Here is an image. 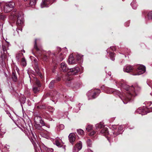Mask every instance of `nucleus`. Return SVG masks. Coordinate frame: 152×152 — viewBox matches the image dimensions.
Listing matches in <instances>:
<instances>
[{"instance_id": "obj_16", "label": "nucleus", "mask_w": 152, "mask_h": 152, "mask_svg": "<svg viewBox=\"0 0 152 152\" xmlns=\"http://www.w3.org/2000/svg\"><path fill=\"white\" fill-rule=\"evenodd\" d=\"M23 19L21 17L18 16L17 18L16 24L17 25L20 26L23 23Z\"/></svg>"}, {"instance_id": "obj_24", "label": "nucleus", "mask_w": 152, "mask_h": 152, "mask_svg": "<svg viewBox=\"0 0 152 152\" xmlns=\"http://www.w3.org/2000/svg\"><path fill=\"white\" fill-rule=\"evenodd\" d=\"M103 126V124L101 123L96 124L95 125L96 129H101Z\"/></svg>"}, {"instance_id": "obj_5", "label": "nucleus", "mask_w": 152, "mask_h": 152, "mask_svg": "<svg viewBox=\"0 0 152 152\" xmlns=\"http://www.w3.org/2000/svg\"><path fill=\"white\" fill-rule=\"evenodd\" d=\"M112 130L110 132V135L115 137L116 136L122 133L123 131V127L122 126H113L112 127Z\"/></svg>"}, {"instance_id": "obj_11", "label": "nucleus", "mask_w": 152, "mask_h": 152, "mask_svg": "<svg viewBox=\"0 0 152 152\" xmlns=\"http://www.w3.org/2000/svg\"><path fill=\"white\" fill-rule=\"evenodd\" d=\"M53 2L50 0H43L41 6L42 8L47 7L50 5Z\"/></svg>"}, {"instance_id": "obj_41", "label": "nucleus", "mask_w": 152, "mask_h": 152, "mask_svg": "<svg viewBox=\"0 0 152 152\" xmlns=\"http://www.w3.org/2000/svg\"><path fill=\"white\" fill-rule=\"evenodd\" d=\"M84 152H93L90 149H88L85 150Z\"/></svg>"}, {"instance_id": "obj_13", "label": "nucleus", "mask_w": 152, "mask_h": 152, "mask_svg": "<svg viewBox=\"0 0 152 152\" xmlns=\"http://www.w3.org/2000/svg\"><path fill=\"white\" fill-rule=\"evenodd\" d=\"M110 132L108 130V129L106 127H103L102 129L100 132L99 134L106 136L108 134L110 135Z\"/></svg>"}, {"instance_id": "obj_2", "label": "nucleus", "mask_w": 152, "mask_h": 152, "mask_svg": "<svg viewBox=\"0 0 152 152\" xmlns=\"http://www.w3.org/2000/svg\"><path fill=\"white\" fill-rule=\"evenodd\" d=\"M61 70L63 72H68L67 75L66 76V81H69L71 80V77H68V76L75 75L80 70V69L78 67H76L74 68L69 69L66 66V64L64 62H62L61 64Z\"/></svg>"}, {"instance_id": "obj_6", "label": "nucleus", "mask_w": 152, "mask_h": 152, "mask_svg": "<svg viewBox=\"0 0 152 152\" xmlns=\"http://www.w3.org/2000/svg\"><path fill=\"white\" fill-rule=\"evenodd\" d=\"M33 139H32L31 141L34 145V148L35 150V152H42L41 147L38 145L37 146L36 143V137L34 136L33 133H32Z\"/></svg>"}, {"instance_id": "obj_21", "label": "nucleus", "mask_w": 152, "mask_h": 152, "mask_svg": "<svg viewBox=\"0 0 152 152\" xmlns=\"http://www.w3.org/2000/svg\"><path fill=\"white\" fill-rule=\"evenodd\" d=\"M131 5L133 9H136L137 7V5L136 3V0H133L131 4Z\"/></svg>"}, {"instance_id": "obj_28", "label": "nucleus", "mask_w": 152, "mask_h": 152, "mask_svg": "<svg viewBox=\"0 0 152 152\" xmlns=\"http://www.w3.org/2000/svg\"><path fill=\"white\" fill-rule=\"evenodd\" d=\"M83 56H82L80 54H77V60L78 61H80V62L82 61H83Z\"/></svg>"}, {"instance_id": "obj_38", "label": "nucleus", "mask_w": 152, "mask_h": 152, "mask_svg": "<svg viewBox=\"0 0 152 152\" xmlns=\"http://www.w3.org/2000/svg\"><path fill=\"white\" fill-rule=\"evenodd\" d=\"M5 18L4 15H2V14H0V19L2 20H4Z\"/></svg>"}, {"instance_id": "obj_9", "label": "nucleus", "mask_w": 152, "mask_h": 152, "mask_svg": "<svg viewBox=\"0 0 152 152\" xmlns=\"http://www.w3.org/2000/svg\"><path fill=\"white\" fill-rule=\"evenodd\" d=\"M151 109L149 110V111L147 112L145 109L143 108H139L135 112L139 114H141L142 115H144L147 114L149 112H152V110H151Z\"/></svg>"}, {"instance_id": "obj_64", "label": "nucleus", "mask_w": 152, "mask_h": 152, "mask_svg": "<svg viewBox=\"0 0 152 152\" xmlns=\"http://www.w3.org/2000/svg\"><path fill=\"white\" fill-rule=\"evenodd\" d=\"M107 53H108V52L109 51L108 49L107 50Z\"/></svg>"}, {"instance_id": "obj_4", "label": "nucleus", "mask_w": 152, "mask_h": 152, "mask_svg": "<svg viewBox=\"0 0 152 152\" xmlns=\"http://www.w3.org/2000/svg\"><path fill=\"white\" fill-rule=\"evenodd\" d=\"M15 5V3L13 1L0 2V7L5 13L11 12L14 9Z\"/></svg>"}, {"instance_id": "obj_14", "label": "nucleus", "mask_w": 152, "mask_h": 152, "mask_svg": "<svg viewBox=\"0 0 152 152\" xmlns=\"http://www.w3.org/2000/svg\"><path fill=\"white\" fill-rule=\"evenodd\" d=\"M133 69L132 66L129 65H127L125 66L124 68V71L125 72H129L132 71Z\"/></svg>"}, {"instance_id": "obj_59", "label": "nucleus", "mask_w": 152, "mask_h": 152, "mask_svg": "<svg viewBox=\"0 0 152 152\" xmlns=\"http://www.w3.org/2000/svg\"><path fill=\"white\" fill-rule=\"evenodd\" d=\"M25 100L24 99V100H23V102H22V103H25Z\"/></svg>"}, {"instance_id": "obj_53", "label": "nucleus", "mask_w": 152, "mask_h": 152, "mask_svg": "<svg viewBox=\"0 0 152 152\" xmlns=\"http://www.w3.org/2000/svg\"><path fill=\"white\" fill-rule=\"evenodd\" d=\"M39 75H40V77L41 78H42L43 77V76L42 75V74L40 73H39Z\"/></svg>"}, {"instance_id": "obj_44", "label": "nucleus", "mask_w": 152, "mask_h": 152, "mask_svg": "<svg viewBox=\"0 0 152 152\" xmlns=\"http://www.w3.org/2000/svg\"><path fill=\"white\" fill-rule=\"evenodd\" d=\"M60 130H62L64 128V126L63 124H61L59 126Z\"/></svg>"}, {"instance_id": "obj_50", "label": "nucleus", "mask_w": 152, "mask_h": 152, "mask_svg": "<svg viewBox=\"0 0 152 152\" xmlns=\"http://www.w3.org/2000/svg\"><path fill=\"white\" fill-rule=\"evenodd\" d=\"M5 148H7V149H9V146H5L4 148L3 149V151H4V149H5Z\"/></svg>"}, {"instance_id": "obj_37", "label": "nucleus", "mask_w": 152, "mask_h": 152, "mask_svg": "<svg viewBox=\"0 0 152 152\" xmlns=\"http://www.w3.org/2000/svg\"><path fill=\"white\" fill-rule=\"evenodd\" d=\"M36 84L39 86H41L39 81L37 79L36 81Z\"/></svg>"}, {"instance_id": "obj_61", "label": "nucleus", "mask_w": 152, "mask_h": 152, "mask_svg": "<svg viewBox=\"0 0 152 152\" xmlns=\"http://www.w3.org/2000/svg\"><path fill=\"white\" fill-rule=\"evenodd\" d=\"M66 115L67 116V115L68 114V112H66Z\"/></svg>"}, {"instance_id": "obj_33", "label": "nucleus", "mask_w": 152, "mask_h": 152, "mask_svg": "<svg viewBox=\"0 0 152 152\" xmlns=\"http://www.w3.org/2000/svg\"><path fill=\"white\" fill-rule=\"evenodd\" d=\"M65 58V56H63L62 54L61 53V55L59 57V58L58 59V60L60 61H62L64 58Z\"/></svg>"}, {"instance_id": "obj_55", "label": "nucleus", "mask_w": 152, "mask_h": 152, "mask_svg": "<svg viewBox=\"0 0 152 152\" xmlns=\"http://www.w3.org/2000/svg\"><path fill=\"white\" fill-rule=\"evenodd\" d=\"M49 95V93H47V94L45 95V97H46V96H48V95Z\"/></svg>"}, {"instance_id": "obj_1", "label": "nucleus", "mask_w": 152, "mask_h": 152, "mask_svg": "<svg viewBox=\"0 0 152 152\" xmlns=\"http://www.w3.org/2000/svg\"><path fill=\"white\" fill-rule=\"evenodd\" d=\"M120 85L127 91L126 94L123 95L122 97H121L124 104L127 103L131 101L135 95H137L136 92L139 91L140 89V87L137 84H136L134 86H132L131 87H129L127 85H124L122 83Z\"/></svg>"}, {"instance_id": "obj_30", "label": "nucleus", "mask_w": 152, "mask_h": 152, "mask_svg": "<svg viewBox=\"0 0 152 152\" xmlns=\"http://www.w3.org/2000/svg\"><path fill=\"white\" fill-rule=\"evenodd\" d=\"M77 132L78 134L81 135H83L84 134V132L81 129L77 130Z\"/></svg>"}, {"instance_id": "obj_60", "label": "nucleus", "mask_w": 152, "mask_h": 152, "mask_svg": "<svg viewBox=\"0 0 152 152\" xmlns=\"http://www.w3.org/2000/svg\"><path fill=\"white\" fill-rule=\"evenodd\" d=\"M118 91V92H116L115 93H114L115 94H116V93H118V94H119V93H118V92H118V91Z\"/></svg>"}, {"instance_id": "obj_22", "label": "nucleus", "mask_w": 152, "mask_h": 152, "mask_svg": "<svg viewBox=\"0 0 152 152\" xmlns=\"http://www.w3.org/2000/svg\"><path fill=\"white\" fill-rule=\"evenodd\" d=\"M117 90H115L114 89L109 88L108 89L107 93L108 94H111L112 93H115L116 92H117Z\"/></svg>"}, {"instance_id": "obj_52", "label": "nucleus", "mask_w": 152, "mask_h": 152, "mask_svg": "<svg viewBox=\"0 0 152 152\" xmlns=\"http://www.w3.org/2000/svg\"><path fill=\"white\" fill-rule=\"evenodd\" d=\"M44 126H46L48 128H50V125H46L45 124V125Z\"/></svg>"}, {"instance_id": "obj_34", "label": "nucleus", "mask_w": 152, "mask_h": 152, "mask_svg": "<svg viewBox=\"0 0 152 152\" xmlns=\"http://www.w3.org/2000/svg\"><path fill=\"white\" fill-rule=\"evenodd\" d=\"M33 90L34 92L36 93H37L38 92L39 90L38 89V88L37 87H34L33 88Z\"/></svg>"}, {"instance_id": "obj_27", "label": "nucleus", "mask_w": 152, "mask_h": 152, "mask_svg": "<svg viewBox=\"0 0 152 152\" xmlns=\"http://www.w3.org/2000/svg\"><path fill=\"white\" fill-rule=\"evenodd\" d=\"M93 127V126L92 125H88L87 126L86 129L87 131L89 132L92 129Z\"/></svg>"}, {"instance_id": "obj_54", "label": "nucleus", "mask_w": 152, "mask_h": 152, "mask_svg": "<svg viewBox=\"0 0 152 152\" xmlns=\"http://www.w3.org/2000/svg\"><path fill=\"white\" fill-rule=\"evenodd\" d=\"M19 30L21 31H22V28H20V29H18V30H17V32L19 33Z\"/></svg>"}, {"instance_id": "obj_48", "label": "nucleus", "mask_w": 152, "mask_h": 152, "mask_svg": "<svg viewBox=\"0 0 152 152\" xmlns=\"http://www.w3.org/2000/svg\"><path fill=\"white\" fill-rule=\"evenodd\" d=\"M8 115H9V116L11 118V119L12 120H13V117L11 116V114L10 113V114H9Z\"/></svg>"}, {"instance_id": "obj_42", "label": "nucleus", "mask_w": 152, "mask_h": 152, "mask_svg": "<svg viewBox=\"0 0 152 152\" xmlns=\"http://www.w3.org/2000/svg\"><path fill=\"white\" fill-rule=\"evenodd\" d=\"M2 48L3 50L4 51V53H5V52H7L6 49L5 47L4 46H3L2 47Z\"/></svg>"}, {"instance_id": "obj_7", "label": "nucleus", "mask_w": 152, "mask_h": 152, "mask_svg": "<svg viewBox=\"0 0 152 152\" xmlns=\"http://www.w3.org/2000/svg\"><path fill=\"white\" fill-rule=\"evenodd\" d=\"M145 66L142 65H140L138 66L136 70V73L134 74V75H141L145 72Z\"/></svg>"}, {"instance_id": "obj_51", "label": "nucleus", "mask_w": 152, "mask_h": 152, "mask_svg": "<svg viewBox=\"0 0 152 152\" xmlns=\"http://www.w3.org/2000/svg\"><path fill=\"white\" fill-rule=\"evenodd\" d=\"M152 104V103L151 102H150L148 103V106H150L151 104Z\"/></svg>"}, {"instance_id": "obj_47", "label": "nucleus", "mask_w": 152, "mask_h": 152, "mask_svg": "<svg viewBox=\"0 0 152 152\" xmlns=\"http://www.w3.org/2000/svg\"><path fill=\"white\" fill-rule=\"evenodd\" d=\"M48 150H46V151H50L51 152H52L53 151V149L52 148H48Z\"/></svg>"}, {"instance_id": "obj_57", "label": "nucleus", "mask_w": 152, "mask_h": 152, "mask_svg": "<svg viewBox=\"0 0 152 152\" xmlns=\"http://www.w3.org/2000/svg\"><path fill=\"white\" fill-rule=\"evenodd\" d=\"M58 49L59 51H60L61 50V49L60 48H58Z\"/></svg>"}, {"instance_id": "obj_58", "label": "nucleus", "mask_w": 152, "mask_h": 152, "mask_svg": "<svg viewBox=\"0 0 152 152\" xmlns=\"http://www.w3.org/2000/svg\"><path fill=\"white\" fill-rule=\"evenodd\" d=\"M52 72H55V68L53 69L52 70Z\"/></svg>"}, {"instance_id": "obj_23", "label": "nucleus", "mask_w": 152, "mask_h": 152, "mask_svg": "<svg viewBox=\"0 0 152 152\" xmlns=\"http://www.w3.org/2000/svg\"><path fill=\"white\" fill-rule=\"evenodd\" d=\"M56 83L55 80H52L49 85V87L50 88H52L54 87V84Z\"/></svg>"}, {"instance_id": "obj_17", "label": "nucleus", "mask_w": 152, "mask_h": 152, "mask_svg": "<svg viewBox=\"0 0 152 152\" xmlns=\"http://www.w3.org/2000/svg\"><path fill=\"white\" fill-rule=\"evenodd\" d=\"M12 79L14 82H16L18 80V77L15 71L12 72Z\"/></svg>"}, {"instance_id": "obj_36", "label": "nucleus", "mask_w": 152, "mask_h": 152, "mask_svg": "<svg viewBox=\"0 0 152 152\" xmlns=\"http://www.w3.org/2000/svg\"><path fill=\"white\" fill-rule=\"evenodd\" d=\"M5 133V132H2L1 131V130L0 129V137H3V135Z\"/></svg>"}, {"instance_id": "obj_29", "label": "nucleus", "mask_w": 152, "mask_h": 152, "mask_svg": "<svg viewBox=\"0 0 152 152\" xmlns=\"http://www.w3.org/2000/svg\"><path fill=\"white\" fill-rule=\"evenodd\" d=\"M110 56V58L112 61H114L115 59L114 57H115V54L112 52H108Z\"/></svg>"}, {"instance_id": "obj_45", "label": "nucleus", "mask_w": 152, "mask_h": 152, "mask_svg": "<svg viewBox=\"0 0 152 152\" xmlns=\"http://www.w3.org/2000/svg\"><path fill=\"white\" fill-rule=\"evenodd\" d=\"M79 110H80L79 108H77L76 110H75V109H74L73 110V111L75 112H77Z\"/></svg>"}, {"instance_id": "obj_49", "label": "nucleus", "mask_w": 152, "mask_h": 152, "mask_svg": "<svg viewBox=\"0 0 152 152\" xmlns=\"http://www.w3.org/2000/svg\"><path fill=\"white\" fill-rule=\"evenodd\" d=\"M44 117L45 118H46L47 119H48V120H49L50 121H51V120H52V119L51 118H50V119H49V118H48V117H47V116H44Z\"/></svg>"}, {"instance_id": "obj_10", "label": "nucleus", "mask_w": 152, "mask_h": 152, "mask_svg": "<svg viewBox=\"0 0 152 152\" xmlns=\"http://www.w3.org/2000/svg\"><path fill=\"white\" fill-rule=\"evenodd\" d=\"M82 148V143L81 142L79 141L74 147L73 149V152H78Z\"/></svg>"}, {"instance_id": "obj_20", "label": "nucleus", "mask_w": 152, "mask_h": 152, "mask_svg": "<svg viewBox=\"0 0 152 152\" xmlns=\"http://www.w3.org/2000/svg\"><path fill=\"white\" fill-rule=\"evenodd\" d=\"M96 91L93 94L92 96V97L93 99L95 98L100 93V90L99 89H97L96 90Z\"/></svg>"}, {"instance_id": "obj_25", "label": "nucleus", "mask_w": 152, "mask_h": 152, "mask_svg": "<svg viewBox=\"0 0 152 152\" xmlns=\"http://www.w3.org/2000/svg\"><path fill=\"white\" fill-rule=\"evenodd\" d=\"M147 84L152 89V80H148L147 81ZM150 94L152 96V93H150Z\"/></svg>"}, {"instance_id": "obj_46", "label": "nucleus", "mask_w": 152, "mask_h": 152, "mask_svg": "<svg viewBox=\"0 0 152 152\" xmlns=\"http://www.w3.org/2000/svg\"><path fill=\"white\" fill-rule=\"evenodd\" d=\"M110 49H111L112 50H115V47L114 46H112L110 47Z\"/></svg>"}, {"instance_id": "obj_39", "label": "nucleus", "mask_w": 152, "mask_h": 152, "mask_svg": "<svg viewBox=\"0 0 152 152\" xmlns=\"http://www.w3.org/2000/svg\"><path fill=\"white\" fill-rule=\"evenodd\" d=\"M96 133V132L94 131H93L92 132H91L89 133V135L90 136H92L94 135L95 133Z\"/></svg>"}, {"instance_id": "obj_56", "label": "nucleus", "mask_w": 152, "mask_h": 152, "mask_svg": "<svg viewBox=\"0 0 152 152\" xmlns=\"http://www.w3.org/2000/svg\"><path fill=\"white\" fill-rule=\"evenodd\" d=\"M6 112L7 113V114L8 115L9 114H10V113L8 111H6Z\"/></svg>"}, {"instance_id": "obj_62", "label": "nucleus", "mask_w": 152, "mask_h": 152, "mask_svg": "<svg viewBox=\"0 0 152 152\" xmlns=\"http://www.w3.org/2000/svg\"><path fill=\"white\" fill-rule=\"evenodd\" d=\"M23 52L24 53L25 52V51L24 50H23Z\"/></svg>"}, {"instance_id": "obj_31", "label": "nucleus", "mask_w": 152, "mask_h": 152, "mask_svg": "<svg viewBox=\"0 0 152 152\" xmlns=\"http://www.w3.org/2000/svg\"><path fill=\"white\" fill-rule=\"evenodd\" d=\"M21 62L23 66H26V63L25 59L24 58H23L22 59Z\"/></svg>"}, {"instance_id": "obj_40", "label": "nucleus", "mask_w": 152, "mask_h": 152, "mask_svg": "<svg viewBox=\"0 0 152 152\" xmlns=\"http://www.w3.org/2000/svg\"><path fill=\"white\" fill-rule=\"evenodd\" d=\"M61 78L59 77H56V83L58 81H60L61 80Z\"/></svg>"}, {"instance_id": "obj_15", "label": "nucleus", "mask_w": 152, "mask_h": 152, "mask_svg": "<svg viewBox=\"0 0 152 152\" xmlns=\"http://www.w3.org/2000/svg\"><path fill=\"white\" fill-rule=\"evenodd\" d=\"M68 62L70 64H73L75 63L76 61L75 60L74 58L72 55H70L69 56L68 60Z\"/></svg>"}, {"instance_id": "obj_8", "label": "nucleus", "mask_w": 152, "mask_h": 152, "mask_svg": "<svg viewBox=\"0 0 152 152\" xmlns=\"http://www.w3.org/2000/svg\"><path fill=\"white\" fill-rule=\"evenodd\" d=\"M34 121L35 124L37 125L41 124L42 126H44L45 125V123L42 120L41 117L36 116L34 118Z\"/></svg>"}, {"instance_id": "obj_43", "label": "nucleus", "mask_w": 152, "mask_h": 152, "mask_svg": "<svg viewBox=\"0 0 152 152\" xmlns=\"http://www.w3.org/2000/svg\"><path fill=\"white\" fill-rule=\"evenodd\" d=\"M42 146L43 148L46 151L48 150V148L47 147L44 145H42Z\"/></svg>"}, {"instance_id": "obj_19", "label": "nucleus", "mask_w": 152, "mask_h": 152, "mask_svg": "<svg viewBox=\"0 0 152 152\" xmlns=\"http://www.w3.org/2000/svg\"><path fill=\"white\" fill-rule=\"evenodd\" d=\"M61 140L57 138L55 140L54 143L57 146L60 147L62 146V145L61 143Z\"/></svg>"}, {"instance_id": "obj_18", "label": "nucleus", "mask_w": 152, "mask_h": 152, "mask_svg": "<svg viewBox=\"0 0 152 152\" xmlns=\"http://www.w3.org/2000/svg\"><path fill=\"white\" fill-rule=\"evenodd\" d=\"M59 96V94L56 92L54 93V94L52 96V100L53 102L57 101Z\"/></svg>"}, {"instance_id": "obj_35", "label": "nucleus", "mask_w": 152, "mask_h": 152, "mask_svg": "<svg viewBox=\"0 0 152 152\" xmlns=\"http://www.w3.org/2000/svg\"><path fill=\"white\" fill-rule=\"evenodd\" d=\"M148 16L149 19H152V11L148 13Z\"/></svg>"}, {"instance_id": "obj_26", "label": "nucleus", "mask_w": 152, "mask_h": 152, "mask_svg": "<svg viewBox=\"0 0 152 152\" xmlns=\"http://www.w3.org/2000/svg\"><path fill=\"white\" fill-rule=\"evenodd\" d=\"M17 17L16 15L15 14V12H12L10 16V18L13 20H14L16 17Z\"/></svg>"}, {"instance_id": "obj_12", "label": "nucleus", "mask_w": 152, "mask_h": 152, "mask_svg": "<svg viewBox=\"0 0 152 152\" xmlns=\"http://www.w3.org/2000/svg\"><path fill=\"white\" fill-rule=\"evenodd\" d=\"M68 138L69 142L73 145L76 139L75 134L73 133H70L68 136Z\"/></svg>"}, {"instance_id": "obj_3", "label": "nucleus", "mask_w": 152, "mask_h": 152, "mask_svg": "<svg viewBox=\"0 0 152 152\" xmlns=\"http://www.w3.org/2000/svg\"><path fill=\"white\" fill-rule=\"evenodd\" d=\"M37 39H36L35 40L34 48L37 51L38 53V56L40 57L43 61H46L48 58V57L47 56V55H49L50 52L49 51L46 53V54H45V52L41 51V49L42 46L40 45L39 44L38 45V46H37Z\"/></svg>"}, {"instance_id": "obj_63", "label": "nucleus", "mask_w": 152, "mask_h": 152, "mask_svg": "<svg viewBox=\"0 0 152 152\" xmlns=\"http://www.w3.org/2000/svg\"><path fill=\"white\" fill-rule=\"evenodd\" d=\"M111 74L110 73L109 74V75L110 76H111Z\"/></svg>"}, {"instance_id": "obj_32", "label": "nucleus", "mask_w": 152, "mask_h": 152, "mask_svg": "<svg viewBox=\"0 0 152 152\" xmlns=\"http://www.w3.org/2000/svg\"><path fill=\"white\" fill-rule=\"evenodd\" d=\"M87 143L88 146L89 147H91V141L90 139H88L87 141Z\"/></svg>"}]
</instances>
